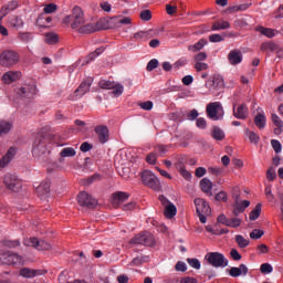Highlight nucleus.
Returning a JSON list of instances; mask_svg holds the SVG:
<instances>
[{
  "instance_id": "obj_44",
  "label": "nucleus",
  "mask_w": 283,
  "mask_h": 283,
  "mask_svg": "<svg viewBox=\"0 0 283 283\" xmlns=\"http://www.w3.org/2000/svg\"><path fill=\"white\" fill-rule=\"evenodd\" d=\"M234 240L240 249H247V247L249 245V240L244 239L242 234H237Z\"/></svg>"
},
{
  "instance_id": "obj_25",
  "label": "nucleus",
  "mask_w": 283,
  "mask_h": 283,
  "mask_svg": "<svg viewBox=\"0 0 283 283\" xmlns=\"http://www.w3.org/2000/svg\"><path fill=\"white\" fill-rule=\"evenodd\" d=\"M249 268L245 264H240L239 268H231L229 270L230 277H240V275H247Z\"/></svg>"
},
{
  "instance_id": "obj_54",
  "label": "nucleus",
  "mask_w": 283,
  "mask_h": 283,
  "mask_svg": "<svg viewBox=\"0 0 283 283\" xmlns=\"http://www.w3.org/2000/svg\"><path fill=\"white\" fill-rule=\"evenodd\" d=\"M151 31H138L134 34V39H149Z\"/></svg>"
},
{
  "instance_id": "obj_5",
  "label": "nucleus",
  "mask_w": 283,
  "mask_h": 283,
  "mask_svg": "<svg viewBox=\"0 0 283 283\" xmlns=\"http://www.w3.org/2000/svg\"><path fill=\"white\" fill-rule=\"evenodd\" d=\"M18 63L19 53L7 50L0 54V65H2V67H12V65H17Z\"/></svg>"
},
{
  "instance_id": "obj_22",
  "label": "nucleus",
  "mask_w": 283,
  "mask_h": 283,
  "mask_svg": "<svg viewBox=\"0 0 283 283\" xmlns=\"http://www.w3.org/2000/svg\"><path fill=\"white\" fill-rule=\"evenodd\" d=\"M14 156H17V148L10 147L7 154L0 159L1 169L8 167V165H10V161L14 158Z\"/></svg>"
},
{
  "instance_id": "obj_11",
  "label": "nucleus",
  "mask_w": 283,
  "mask_h": 283,
  "mask_svg": "<svg viewBox=\"0 0 283 283\" xmlns=\"http://www.w3.org/2000/svg\"><path fill=\"white\" fill-rule=\"evenodd\" d=\"M22 260V255H19L12 251L0 254V264H21Z\"/></svg>"
},
{
  "instance_id": "obj_52",
  "label": "nucleus",
  "mask_w": 283,
  "mask_h": 283,
  "mask_svg": "<svg viewBox=\"0 0 283 283\" xmlns=\"http://www.w3.org/2000/svg\"><path fill=\"white\" fill-rule=\"evenodd\" d=\"M260 271L266 275L269 273H273V266L270 263H263L261 264Z\"/></svg>"
},
{
  "instance_id": "obj_12",
  "label": "nucleus",
  "mask_w": 283,
  "mask_h": 283,
  "mask_svg": "<svg viewBox=\"0 0 283 283\" xmlns=\"http://www.w3.org/2000/svg\"><path fill=\"white\" fill-rule=\"evenodd\" d=\"M25 247H33L34 249H38V251H50L52 249V245L48 243L46 241H39L36 238H31L24 241Z\"/></svg>"
},
{
  "instance_id": "obj_40",
  "label": "nucleus",
  "mask_w": 283,
  "mask_h": 283,
  "mask_svg": "<svg viewBox=\"0 0 283 283\" xmlns=\"http://www.w3.org/2000/svg\"><path fill=\"white\" fill-rule=\"evenodd\" d=\"M9 23L12 25V28H23V19H21L19 15L11 17L9 19Z\"/></svg>"
},
{
  "instance_id": "obj_42",
  "label": "nucleus",
  "mask_w": 283,
  "mask_h": 283,
  "mask_svg": "<svg viewBox=\"0 0 283 283\" xmlns=\"http://www.w3.org/2000/svg\"><path fill=\"white\" fill-rule=\"evenodd\" d=\"M36 189L40 196H48L50 193V182L44 181Z\"/></svg>"
},
{
  "instance_id": "obj_23",
  "label": "nucleus",
  "mask_w": 283,
  "mask_h": 283,
  "mask_svg": "<svg viewBox=\"0 0 283 283\" xmlns=\"http://www.w3.org/2000/svg\"><path fill=\"white\" fill-rule=\"evenodd\" d=\"M19 273H20L21 277L32 279V277H38V275H43L45 273V271L22 268Z\"/></svg>"
},
{
  "instance_id": "obj_33",
  "label": "nucleus",
  "mask_w": 283,
  "mask_h": 283,
  "mask_svg": "<svg viewBox=\"0 0 283 283\" xmlns=\"http://www.w3.org/2000/svg\"><path fill=\"white\" fill-rule=\"evenodd\" d=\"M12 132V123L8 120H0V136H6Z\"/></svg>"
},
{
  "instance_id": "obj_26",
  "label": "nucleus",
  "mask_w": 283,
  "mask_h": 283,
  "mask_svg": "<svg viewBox=\"0 0 283 283\" xmlns=\"http://www.w3.org/2000/svg\"><path fill=\"white\" fill-rule=\"evenodd\" d=\"M19 8V2L17 1H10L8 4L3 6L0 11V19H3V17H7V14H10V12H14Z\"/></svg>"
},
{
  "instance_id": "obj_55",
  "label": "nucleus",
  "mask_w": 283,
  "mask_h": 283,
  "mask_svg": "<svg viewBox=\"0 0 283 283\" xmlns=\"http://www.w3.org/2000/svg\"><path fill=\"white\" fill-rule=\"evenodd\" d=\"M139 17L142 21H151V11L149 9L143 10Z\"/></svg>"
},
{
  "instance_id": "obj_61",
  "label": "nucleus",
  "mask_w": 283,
  "mask_h": 283,
  "mask_svg": "<svg viewBox=\"0 0 283 283\" xmlns=\"http://www.w3.org/2000/svg\"><path fill=\"white\" fill-rule=\"evenodd\" d=\"M272 123L275 127H283V122L277 114H272Z\"/></svg>"
},
{
  "instance_id": "obj_29",
  "label": "nucleus",
  "mask_w": 283,
  "mask_h": 283,
  "mask_svg": "<svg viewBox=\"0 0 283 283\" xmlns=\"http://www.w3.org/2000/svg\"><path fill=\"white\" fill-rule=\"evenodd\" d=\"M229 28H231V23H229V21L219 20L213 22L211 30L213 32H218L220 30H229Z\"/></svg>"
},
{
  "instance_id": "obj_46",
  "label": "nucleus",
  "mask_w": 283,
  "mask_h": 283,
  "mask_svg": "<svg viewBox=\"0 0 283 283\" xmlns=\"http://www.w3.org/2000/svg\"><path fill=\"white\" fill-rule=\"evenodd\" d=\"M111 90H113L112 94H114V96H120L123 92H125V86H123V84L119 83H114Z\"/></svg>"
},
{
  "instance_id": "obj_62",
  "label": "nucleus",
  "mask_w": 283,
  "mask_h": 283,
  "mask_svg": "<svg viewBox=\"0 0 283 283\" xmlns=\"http://www.w3.org/2000/svg\"><path fill=\"white\" fill-rule=\"evenodd\" d=\"M158 159V156L156 155V153H150L147 157H146V161L148 163V165H156V160Z\"/></svg>"
},
{
  "instance_id": "obj_6",
  "label": "nucleus",
  "mask_w": 283,
  "mask_h": 283,
  "mask_svg": "<svg viewBox=\"0 0 283 283\" xmlns=\"http://www.w3.org/2000/svg\"><path fill=\"white\" fill-rule=\"evenodd\" d=\"M142 180L146 187L154 189V191H160V180H158V177L151 170L143 171Z\"/></svg>"
},
{
  "instance_id": "obj_59",
  "label": "nucleus",
  "mask_w": 283,
  "mask_h": 283,
  "mask_svg": "<svg viewBox=\"0 0 283 283\" xmlns=\"http://www.w3.org/2000/svg\"><path fill=\"white\" fill-rule=\"evenodd\" d=\"M188 264L192 268L199 271L200 269V260L198 259H187Z\"/></svg>"
},
{
  "instance_id": "obj_32",
  "label": "nucleus",
  "mask_w": 283,
  "mask_h": 283,
  "mask_svg": "<svg viewBox=\"0 0 283 283\" xmlns=\"http://www.w3.org/2000/svg\"><path fill=\"white\" fill-rule=\"evenodd\" d=\"M200 188L203 193H209L210 196H212L211 190L213 189V184L211 182V180L203 178L200 181Z\"/></svg>"
},
{
  "instance_id": "obj_10",
  "label": "nucleus",
  "mask_w": 283,
  "mask_h": 283,
  "mask_svg": "<svg viewBox=\"0 0 283 283\" xmlns=\"http://www.w3.org/2000/svg\"><path fill=\"white\" fill-rule=\"evenodd\" d=\"M3 185L7 187V189H9V191L17 192L19 189H21V180H19V177L14 174H6Z\"/></svg>"
},
{
  "instance_id": "obj_18",
  "label": "nucleus",
  "mask_w": 283,
  "mask_h": 283,
  "mask_svg": "<svg viewBox=\"0 0 283 283\" xmlns=\"http://www.w3.org/2000/svg\"><path fill=\"white\" fill-rule=\"evenodd\" d=\"M244 56L242 55V51L234 49L231 50L228 54V61L230 65H240L242 63Z\"/></svg>"
},
{
  "instance_id": "obj_37",
  "label": "nucleus",
  "mask_w": 283,
  "mask_h": 283,
  "mask_svg": "<svg viewBox=\"0 0 283 283\" xmlns=\"http://www.w3.org/2000/svg\"><path fill=\"white\" fill-rule=\"evenodd\" d=\"M149 262V255H139L134 258L132 261V266H140V264H147Z\"/></svg>"
},
{
  "instance_id": "obj_48",
  "label": "nucleus",
  "mask_w": 283,
  "mask_h": 283,
  "mask_svg": "<svg viewBox=\"0 0 283 283\" xmlns=\"http://www.w3.org/2000/svg\"><path fill=\"white\" fill-rule=\"evenodd\" d=\"M98 86L102 90H112V87H114V82L107 81V80H101L98 83Z\"/></svg>"
},
{
  "instance_id": "obj_8",
  "label": "nucleus",
  "mask_w": 283,
  "mask_h": 283,
  "mask_svg": "<svg viewBox=\"0 0 283 283\" xmlns=\"http://www.w3.org/2000/svg\"><path fill=\"white\" fill-rule=\"evenodd\" d=\"M77 202L80 207H85V209H96L98 207V201L85 191L78 193Z\"/></svg>"
},
{
  "instance_id": "obj_15",
  "label": "nucleus",
  "mask_w": 283,
  "mask_h": 283,
  "mask_svg": "<svg viewBox=\"0 0 283 283\" xmlns=\"http://www.w3.org/2000/svg\"><path fill=\"white\" fill-rule=\"evenodd\" d=\"M95 134L97 135V138L101 145H105V143L109 140V128H107V126H104V125L96 126Z\"/></svg>"
},
{
  "instance_id": "obj_38",
  "label": "nucleus",
  "mask_w": 283,
  "mask_h": 283,
  "mask_svg": "<svg viewBox=\"0 0 283 283\" xmlns=\"http://www.w3.org/2000/svg\"><path fill=\"white\" fill-rule=\"evenodd\" d=\"M212 138H214V140H224V130L218 126H213Z\"/></svg>"
},
{
  "instance_id": "obj_28",
  "label": "nucleus",
  "mask_w": 283,
  "mask_h": 283,
  "mask_svg": "<svg viewBox=\"0 0 283 283\" xmlns=\"http://www.w3.org/2000/svg\"><path fill=\"white\" fill-rule=\"evenodd\" d=\"M34 94H36L35 85L23 86L20 90V95L23 96L24 98H32Z\"/></svg>"
},
{
  "instance_id": "obj_9",
  "label": "nucleus",
  "mask_w": 283,
  "mask_h": 283,
  "mask_svg": "<svg viewBox=\"0 0 283 283\" xmlns=\"http://www.w3.org/2000/svg\"><path fill=\"white\" fill-rule=\"evenodd\" d=\"M159 201L161 202L163 207L165 208L164 214L168 220H171L172 218H176V214L178 213V208H176V205H174L169 199H167L165 196H159Z\"/></svg>"
},
{
  "instance_id": "obj_39",
  "label": "nucleus",
  "mask_w": 283,
  "mask_h": 283,
  "mask_svg": "<svg viewBox=\"0 0 283 283\" xmlns=\"http://www.w3.org/2000/svg\"><path fill=\"white\" fill-rule=\"evenodd\" d=\"M61 158H72L76 156V150L72 147L63 148L60 153Z\"/></svg>"
},
{
  "instance_id": "obj_57",
  "label": "nucleus",
  "mask_w": 283,
  "mask_h": 283,
  "mask_svg": "<svg viewBox=\"0 0 283 283\" xmlns=\"http://www.w3.org/2000/svg\"><path fill=\"white\" fill-rule=\"evenodd\" d=\"M266 178L270 180V182H273L275 178H277V175L275 174V168L270 167L266 171Z\"/></svg>"
},
{
  "instance_id": "obj_49",
  "label": "nucleus",
  "mask_w": 283,
  "mask_h": 283,
  "mask_svg": "<svg viewBox=\"0 0 283 283\" xmlns=\"http://www.w3.org/2000/svg\"><path fill=\"white\" fill-rule=\"evenodd\" d=\"M262 235H264V230H260V229H254L250 233L251 240H260V238H262Z\"/></svg>"
},
{
  "instance_id": "obj_51",
  "label": "nucleus",
  "mask_w": 283,
  "mask_h": 283,
  "mask_svg": "<svg viewBox=\"0 0 283 283\" xmlns=\"http://www.w3.org/2000/svg\"><path fill=\"white\" fill-rule=\"evenodd\" d=\"M57 6L55 3H49L44 7L43 12L44 14H52L53 12H56Z\"/></svg>"
},
{
  "instance_id": "obj_58",
  "label": "nucleus",
  "mask_w": 283,
  "mask_h": 283,
  "mask_svg": "<svg viewBox=\"0 0 283 283\" xmlns=\"http://www.w3.org/2000/svg\"><path fill=\"white\" fill-rule=\"evenodd\" d=\"M156 67H158V60L153 59L148 62L146 70H147V72H154V70H156Z\"/></svg>"
},
{
  "instance_id": "obj_13",
  "label": "nucleus",
  "mask_w": 283,
  "mask_h": 283,
  "mask_svg": "<svg viewBox=\"0 0 283 283\" xmlns=\"http://www.w3.org/2000/svg\"><path fill=\"white\" fill-rule=\"evenodd\" d=\"M206 87H208L210 92L222 90L224 87V78L220 75H214L212 80L206 82Z\"/></svg>"
},
{
  "instance_id": "obj_4",
  "label": "nucleus",
  "mask_w": 283,
  "mask_h": 283,
  "mask_svg": "<svg viewBox=\"0 0 283 283\" xmlns=\"http://www.w3.org/2000/svg\"><path fill=\"white\" fill-rule=\"evenodd\" d=\"M206 260L211 266H214V269H224V266H229V260L220 252L207 253Z\"/></svg>"
},
{
  "instance_id": "obj_17",
  "label": "nucleus",
  "mask_w": 283,
  "mask_h": 283,
  "mask_svg": "<svg viewBox=\"0 0 283 283\" xmlns=\"http://www.w3.org/2000/svg\"><path fill=\"white\" fill-rule=\"evenodd\" d=\"M195 206H196L197 213L211 214V207L205 199L202 198L195 199Z\"/></svg>"
},
{
  "instance_id": "obj_64",
  "label": "nucleus",
  "mask_w": 283,
  "mask_h": 283,
  "mask_svg": "<svg viewBox=\"0 0 283 283\" xmlns=\"http://www.w3.org/2000/svg\"><path fill=\"white\" fill-rule=\"evenodd\" d=\"M197 127L199 129H207V119L205 117L197 118Z\"/></svg>"
},
{
  "instance_id": "obj_24",
  "label": "nucleus",
  "mask_w": 283,
  "mask_h": 283,
  "mask_svg": "<svg viewBox=\"0 0 283 283\" xmlns=\"http://www.w3.org/2000/svg\"><path fill=\"white\" fill-rule=\"evenodd\" d=\"M19 78H21V72L19 71H9L2 75V82L7 85L14 83V81H19Z\"/></svg>"
},
{
  "instance_id": "obj_2",
  "label": "nucleus",
  "mask_w": 283,
  "mask_h": 283,
  "mask_svg": "<svg viewBox=\"0 0 283 283\" xmlns=\"http://www.w3.org/2000/svg\"><path fill=\"white\" fill-rule=\"evenodd\" d=\"M64 23H71V28L73 30H76L85 25V14L83 13V10L80 7H74L73 12L71 15H66L64 18Z\"/></svg>"
},
{
  "instance_id": "obj_30",
  "label": "nucleus",
  "mask_w": 283,
  "mask_h": 283,
  "mask_svg": "<svg viewBox=\"0 0 283 283\" xmlns=\"http://www.w3.org/2000/svg\"><path fill=\"white\" fill-rule=\"evenodd\" d=\"M50 23H52V17H48L45 13L40 14L36 19V25L40 28H48Z\"/></svg>"
},
{
  "instance_id": "obj_3",
  "label": "nucleus",
  "mask_w": 283,
  "mask_h": 283,
  "mask_svg": "<svg viewBox=\"0 0 283 283\" xmlns=\"http://www.w3.org/2000/svg\"><path fill=\"white\" fill-rule=\"evenodd\" d=\"M206 114L210 120H222L224 118V107L220 102H211L206 107Z\"/></svg>"
},
{
  "instance_id": "obj_27",
  "label": "nucleus",
  "mask_w": 283,
  "mask_h": 283,
  "mask_svg": "<svg viewBox=\"0 0 283 283\" xmlns=\"http://www.w3.org/2000/svg\"><path fill=\"white\" fill-rule=\"evenodd\" d=\"M105 52V48L101 46L98 49H96L94 52L90 53L85 60L83 61L82 65H90V63H92V61H94L97 56H101V54H103Z\"/></svg>"
},
{
  "instance_id": "obj_7",
  "label": "nucleus",
  "mask_w": 283,
  "mask_h": 283,
  "mask_svg": "<svg viewBox=\"0 0 283 283\" xmlns=\"http://www.w3.org/2000/svg\"><path fill=\"white\" fill-rule=\"evenodd\" d=\"M130 244H143L144 247H154L156 244V239H154V234L150 232H143L140 234L135 235L130 240Z\"/></svg>"
},
{
  "instance_id": "obj_35",
  "label": "nucleus",
  "mask_w": 283,
  "mask_h": 283,
  "mask_svg": "<svg viewBox=\"0 0 283 283\" xmlns=\"http://www.w3.org/2000/svg\"><path fill=\"white\" fill-rule=\"evenodd\" d=\"M244 134L245 136H248L250 143H252L253 145H258L260 143V135H258L255 132L245 128Z\"/></svg>"
},
{
  "instance_id": "obj_45",
  "label": "nucleus",
  "mask_w": 283,
  "mask_h": 283,
  "mask_svg": "<svg viewBox=\"0 0 283 283\" xmlns=\"http://www.w3.org/2000/svg\"><path fill=\"white\" fill-rule=\"evenodd\" d=\"M45 43H49V45H54L59 43V35L56 33H46Z\"/></svg>"
},
{
  "instance_id": "obj_41",
  "label": "nucleus",
  "mask_w": 283,
  "mask_h": 283,
  "mask_svg": "<svg viewBox=\"0 0 283 283\" xmlns=\"http://www.w3.org/2000/svg\"><path fill=\"white\" fill-rule=\"evenodd\" d=\"M260 213H262V203H258L255 208L250 212V220H258V218H260Z\"/></svg>"
},
{
  "instance_id": "obj_14",
  "label": "nucleus",
  "mask_w": 283,
  "mask_h": 283,
  "mask_svg": "<svg viewBox=\"0 0 283 283\" xmlns=\"http://www.w3.org/2000/svg\"><path fill=\"white\" fill-rule=\"evenodd\" d=\"M98 30H105L102 22L82 24L78 29L80 34H92V32H98Z\"/></svg>"
},
{
  "instance_id": "obj_1",
  "label": "nucleus",
  "mask_w": 283,
  "mask_h": 283,
  "mask_svg": "<svg viewBox=\"0 0 283 283\" xmlns=\"http://www.w3.org/2000/svg\"><path fill=\"white\" fill-rule=\"evenodd\" d=\"M32 155L39 163H48L50 160V148H48V138L43 134H38L33 142Z\"/></svg>"
},
{
  "instance_id": "obj_19",
  "label": "nucleus",
  "mask_w": 283,
  "mask_h": 283,
  "mask_svg": "<svg viewBox=\"0 0 283 283\" xmlns=\"http://www.w3.org/2000/svg\"><path fill=\"white\" fill-rule=\"evenodd\" d=\"M94 80L92 77L84 80L75 91L76 96H85L90 92Z\"/></svg>"
},
{
  "instance_id": "obj_36",
  "label": "nucleus",
  "mask_w": 283,
  "mask_h": 283,
  "mask_svg": "<svg viewBox=\"0 0 283 283\" xmlns=\"http://www.w3.org/2000/svg\"><path fill=\"white\" fill-rule=\"evenodd\" d=\"M207 40L205 39H200L196 44L193 45H189L188 50L190 52H200V50H202V48H205V45H207Z\"/></svg>"
},
{
  "instance_id": "obj_20",
  "label": "nucleus",
  "mask_w": 283,
  "mask_h": 283,
  "mask_svg": "<svg viewBox=\"0 0 283 283\" xmlns=\"http://www.w3.org/2000/svg\"><path fill=\"white\" fill-rule=\"evenodd\" d=\"M127 200H129V195L127 192L117 191V192L113 193L112 205L114 207H120V205H123V202H125Z\"/></svg>"
},
{
  "instance_id": "obj_63",
  "label": "nucleus",
  "mask_w": 283,
  "mask_h": 283,
  "mask_svg": "<svg viewBox=\"0 0 283 283\" xmlns=\"http://www.w3.org/2000/svg\"><path fill=\"white\" fill-rule=\"evenodd\" d=\"M265 196L270 202H273L275 200V196L273 195L271 190V186L265 187Z\"/></svg>"
},
{
  "instance_id": "obj_60",
  "label": "nucleus",
  "mask_w": 283,
  "mask_h": 283,
  "mask_svg": "<svg viewBox=\"0 0 283 283\" xmlns=\"http://www.w3.org/2000/svg\"><path fill=\"white\" fill-rule=\"evenodd\" d=\"M195 69L197 70V72H202L205 70H209V64L205 62H196Z\"/></svg>"
},
{
  "instance_id": "obj_43",
  "label": "nucleus",
  "mask_w": 283,
  "mask_h": 283,
  "mask_svg": "<svg viewBox=\"0 0 283 283\" xmlns=\"http://www.w3.org/2000/svg\"><path fill=\"white\" fill-rule=\"evenodd\" d=\"M258 32H261L263 36H268V39H273V36H275V30L273 29L259 27Z\"/></svg>"
},
{
  "instance_id": "obj_21",
  "label": "nucleus",
  "mask_w": 283,
  "mask_h": 283,
  "mask_svg": "<svg viewBox=\"0 0 283 283\" xmlns=\"http://www.w3.org/2000/svg\"><path fill=\"white\" fill-rule=\"evenodd\" d=\"M250 206H251V201L243 200L240 202L237 197L233 205V216H238L239 213H244L247 208H249Z\"/></svg>"
},
{
  "instance_id": "obj_56",
  "label": "nucleus",
  "mask_w": 283,
  "mask_h": 283,
  "mask_svg": "<svg viewBox=\"0 0 283 283\" xmlns=\"http://www.w3.org/2000/svg\"><path fill=\"white\" fill-rule=\"evenodd\" d=\"M209 41L210 43H222V41H224V38H222V35L214 33L209 35Z\"/></svg>"
},
{
  "instance_id": "obj_53",
  "label": "nucleus",
  "mask_w": 283,
  "mask_h": 283,
  "mask_svg": "<svg viewBox=\"0 0 283 283\" xmlns=\"http://www.w3.org/2000/svg\"><path fill=\"white\" fill-rule=\"evenodd\" d=\"M271 146L274 149L275 154H281L282 153V144L277 139H272L271 140Z\"/></svg>"
},
{
  "instance_id": "obj_16",
  "label": "nucleus",
  "mask_w": 283,
  "mask_h": 283,
  "mask_svg": "<svg viewBox=\"0 0 283 283\" xmlns=\"http://www.w3.org/2000/svg\"><path fill=\"white\" fill-rule=\"evenodd\" d=\"M232 112L233 117L238 118L239 120H245V118L249 116V107L247 104H241L237 109L235 104H233Z\"/></svg>"
},
{
  "instance_id": "obj_50",
  "label": "nucleus",
  "mask_w": 283,
  "mask_h": 283,
  "mask_svg": "<svg viewBox=\"0 0 283 283\" xmlns=\"http://www.w3.org/2000/svg\"><path fill=\"white\" fill-rule=\"evenodd\" d=\"M178 169H179V174H181L182 178H185L186 180H190L191 172H189L187 169H185V166L182 164H180L178 166Z\"/></svg>"
},
{
  "instance_id": "obj_47",
  "label": "nucleus",
  "mask_w": 283,
  "mask_h": 283,
  "mask_svg": "<svg viewBox=\"0 0 283 283\" xmlns=\"http://www.w3.org/2000/svg\"><path fill=\"white\" fill-rule=\"evenodd\" d=\"M18 36H19L20 41H22L23 43H30V41H32V39H33L32 33H30V32L19 33Z\"/></svg>"
},
{
  "instance_id": "obj_31",
  "label": "nucleus",
  "mask_w": 283,
  "mask_h": 283,
  "mask_svg": "<svg viewBox=\"0 0 283 283\" xmlns=\"http://www.w3.org/2000/svg\"><path fill=\"white\" fill-rule=\"evenodd\" d=\"M280 50V45L275 42H263L261 44V52H277Z\"/></svg>"
},
{
  "instance_id": "obj_34",
  "label": "nucleus",
  "mask_w": 283,
  "mask_h": 283,
  "mask_svg": "<svg viewBox=\"0 0 283 283\" xmlns=\"http://www.w3.org/2000/svg\"><path fill=\"white\" fill-rule=\"evenodd\" d=\"M254 125L258 127V129H264V127H266V116H264L262 113H259L254 117Z\"/></svg>"
}]
</instances>
